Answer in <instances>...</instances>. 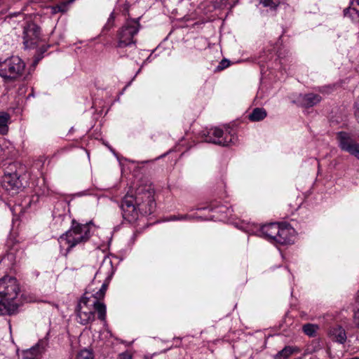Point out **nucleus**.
Instances as JSON below:
<instances>
[{
  "label": "nucleus",
  "mask_w": 359,
  "mask_h": 359,
  "mask_svg": "<svg viewBox=\"0 0 359 359\" xmlns=\"http://www.w3.org/2000/svg\"><path fill=\"white\" fill-rule=\"evenodd\" d=\"M112 275L111 261L105 257L95 279L78 302L76 312L80 324L86 325L92 323L95 320V311L97 313L98 319L106 323V306L100 300L104 298Z\"/></svg>",
  "instance_id": "obj_1"
},
{
  "label": "nucleus",
  "mask_w": 359,
  "mask_h": 359,
  "mask_svg": "<svg viewBox=\"0 0 359 359\" xmlns=\"http://www.w3.org/2000/svg\"><path fill=\"white\" fill-rule=\"evenodd\" d=\"M121 209L123 218L129 222H135L139 213L152 214L156 209L154 189L150 185L140 186L135 195L127 193L121 201Z\"/></svg>",
  "instance_id": "obj_2"
},
{
  "label": "nucleus",
  "mask_w": 359,
  "mask_h": 359,
  "mask_svg": "<svg viewBox=\"0 0 359 359\" xmlns=\"http://www.w3.org/2000/svg\"><path fill=\"white\" fill-rule=\"evenodd\" d=\"M92 228V222L81 224L74 222L72 228L60 236V246L69 250L77 244L87 241L91 236Z\"/></svg>",
  "instance_id": "obj_3"
},
{
  "label": "nucleus",
  "mask_w": 359,
  "mask_h": 359,
  "mask_svg": "<svg viewBox=\"0 0 359 359\" xmlns=\"http://www.w3.org/2000/svg\"><path fill=\"white\" fill-rule=\"evenodd\" d=\"M20 291V283L15 277L4 276L0 278V299L7 304L10 309L18 310Z\"/></svg>",
  "instance_id": "obj_4"
},
{
  "label": "nucleus",
  "mask_w": 359,
  "mask_h": 359,
  "mask_svg": "<svg viewBox=\"0 0 359 359\" xmlns=\"http://www.w3.org/2000/svg\"><path fill=\"white\" fill-rule=\"evenodd\" d=\"M140 25L138 19L128 20L117 31L116 46L118 48L135 46V36L138 33Z\"/></svg>",
  "instance_id": "obj_5"
},
{
  "label": "nucleus",
  "mask_w": 359,
  "mask_h": 359,
  "mask_svg": "<svg viewBox=\"0 0 359 359\" xmlns=\"http://www.w3.org/2000/svg\"><path fill=\"white\" fill-rule=\"evenodd\" d=\"M201 136L206 142L223 147L229 146L236 141V137L229 127L226 128L224 130L217 127L205 129L202 131Z\"/></svg>",
  "instance_id": "obj_6"
},
{
  "label": "nucleus",
  "mask_w": 359,
  "mask_h": 359,
  "mask_svg": "<svg viewBox=\"0 0 359 359\" xmlns=\"http://www.w3.org/2000/svg\"><path fill=\"white\" fill-rule=\"evenodd\" d=\"M278 226L279 224L278 223L259 226L255 223L243 222L241 228L249 234L257 235L271 243H276V236L279 232Z\"/></svg>",
  "instance_id": "obj_7"
},
{
  "label": "nucleus",
  "mask_w": 359,
  "mask_h": 359,
  "mask_svg": "<svg viewBox=\"0 0 359 359\" xmlns=\"http://www.w3.org/2000/svg\"><path fill=\"white\" fill-rule=\"evenodd\" d=\"M25 63L17 56H12L0 62V76L4 81H13L22 75Z\"/></svg>",
  "instance_id": "obj_8"
},
{
  "label": "nucleus",
  "mask_w": 359,
  "mask_h": 359,
  "mask_svg": "<svg viewBox=\"0 0 359 359\" xmlns=\"http://www.w3.org/2000/svg\"><path fill=\"white\" fill-rule=\"evenodd\" d=\"M14 168L15 165H11L0 180V185L2 189L11 195L16 194L22 185L19 175L14 170Z\"/></svg>",
  "instance_id": "obj_9"
},
{
  "label": "nucleus",
  "mask_w": 359,
  "mask_h": 359,
  "mask_svg": "<svg viewBox=\"0 0 359 359\" xmlns=\"http://www.w3.org/2000/svg\"><path fill=\"white\" fill-rule=\"evenodd\" d=\"M23 40L26 48H34L41 40L40 27L34 22H27L23 29Z\"/></svg>",
  "instance_id": "obj_10"
},
{
  "label": "nucleus",
  "mask_w": 359,
  "mask_h": 359,
  "mask_svg": "<svg viewBox=\"0 0 359 359\" xmlns=\"http://www.w3.org/2000/svg\"><path fill=\"white\" fill-rule=\"evenodd\" d=\"M278 231L279 232L276 236V243L280 245H287L294 242L295 230L290 224H279Z\"/></svg>",
  "instance_id": "obj_11"
},
{
  "label": "nucleus",
  "mask_w": 359,
  "mask_h": 359,
  "mask_svg": "<svg viewBox=\"0 0 359 359\" xmlns=\"http://www.w3.org/2000/svg\"><path fill=\"white\" fill-rule=\"evenodd\" d=\"M321 100V96L318 94L313 93L306 94L301 93L297 95L293 102L302 107L309 108L318 104Z\"/></svg>",
  "instance_id": "obj_12"
},
{
  "label": "nucleus",
  "mask_w": 359,
  "mask_h": 359,
  "mask_svg": "<svg viewBox=\"0 0 359 359\" xmlns=\"http://www.w3.org/2000/svg\"><path fill=\"white\" fill-rule=\"evenodd\" d=\"M327 334L330 339L340 344H344L347 339L345 330L340 325H334L329 328Z\"/></svg>",
  "instance_id": "obj_13"
},
{
  "label": "nucleus",
  "mask_w": 359,
  "mask_h": 359,
  "mask_svg": "<svg viewBox=\"0 0 359 359\" xmlns=\"http://www.w3.org/2000/svg\"><path fill=\"white\" fill-rule=\"evenodd\" d=\"M337 140L339 142V147L341 150L349 152L351 149L358 143L355 142L346 132H339L337 133Z\"/></svg>",
  "instance_id": "obj_14"
},
{
  "label": "nucleus",
  "mask_w": 359,
  "mask_h": 359,
  "mask_svg": "<svg viewBox=\"0 0 359 359\" xmlns=\"http://www.w3.org/2000/svg\"><path fill=\"white\" fill-rule=\"evenodd\" d=\"M210 209L211 210H215L218 213H220L221 219H226L230 218L232 216V212L233 211L231 208H228L225 205L215 206L213 204L210 206Z\"/></svg>",
  "instance_id": "obj_15"
},
{
  "label": "nucleus",
  "mask_w": 359,
  "mask_h": 359,
  "mask_svg": "<svg viewBox=\"0 0 359 359\" xmlns=\"http://www.w3.org/2000/svg\"><path fill=\"white\" fill-rule=\"evenodd\" d=\"M194 219H203V218L200 216H196L194 215L189 214H184V215H170L168 217L165 221L171 222V221H192Z\"/></svg>",
  "instance_id": "obj_16"
},
{
  "label": "nucleus",
  "mask_w": 359,
  "mask_h": 359,
  "mask_svg": "<svg viewBox=\"0 0 359 359\" xmlns=\"http://www.w3.org/2000/svg\"><path fill=\"white\" fill-rule=\"evenodd\" d=\"M267 115L264 108H255L249 115V119L252 121H260L263 120Z\"/></svg>",
  "instance_id": "obj_17"
},
{
  "label": "nucleus",
  "mask_w": 359,
  "mask_h": 359,
  "mask_svg": "<svg viewBox=\"0 0 359 359\" xmlns=\"http://www.w3.org/2000/svg\"><path fill=\"white\" fill-rule=\"evenodd\" d=\"M298 349L295 347L287 346L275 355V359H287Z\"/></svg>",
  "instance_id": "obj_18"
},
{
  "label": "nucleus",
  "mask_w": 359,
  "mask_h": 359,
  "mask_svg": "<svg viewBox=\"0 0 359 359\" xmlns=\"http://www.w3.org/2000/svg\"><path fill=\"white\" fill-rule=\"evenodd\" d=\"M10 120V116L6 112H0V133L6 134L8 132V123Z\"/></svg>",
  "instance_id": "obj_19"
},
{
  "label": "nucleus",
  "mask_w": 359,
  "mask_h": 359,
  "mask_svg": "<svg viewBox=\"0 0 359 359\" xmlns=\"http://www.w3.org/2000/svg\"><path fill=\"white\" fill-rule=\"evenodd\" d=\"M344 14L345 17L351 18L352 21L359 22V10L348 7L344 11Z\"/></svg>",
  "instance_id": "obj_20"
},
{
  "label": "nucleus",
  "mask_w": 359,
  "mask_h": 359,
  "mask_svg": "<svg viewBox=\"0 0 359 359\" xmlns=\"http://www.w3.org/2000/svg\"><path fill=\"white\" fill-rule=\"evenodd\" d=\"M302 330L309 337H314L318 330V326L317 325L307 323L303 325Z\"/></svg>",
  "instance_id": "obj_21"
},
{
  "label": "nucleus",
  "mask_w": 359,
  "mask_h": 359,
  "mask_svg": "<svg viewBox=\"0 0 359 359\" xmlns=\"http://www.w3.org/2000/svg\"><path fill=\"white\" fill-rule=\"evenodd\" d=\"M7 306V304H5V302H3V301L0 299V316L4 314L11 315L16 311L15 309H10Z\"/></svg>",
  "instance_id": "obj_22"
},
{
  "label": "nucleus",
  "mask_w": 359,
  "mask_h": 359,
  "mask_svg": "<svg viewBox=\"0 0 359 359\" xmlns=\"http://www.w3.org/2000/svg\"><path fill=\"white\" fill-rule=\"evenodd\" d=\"M76 359H94V356L90 351L83 349L78 353Z\"/></svg>",
  "instance_id": "obj_23"
},
{
  "label": "nucleus",
  "mask_w": 359,
  "mask_h": 359,
  "mask_svg": "<svg viewBox=\"0 0 359 359\" xmlns=\"http://www.w3.org/2000/svg\"><path fill=\"white\" fill-rule=\"evenodd\" d=\"M260 2L264 7H269L271 9H274L280 4V0H261Z\"/></svg>",
  "instance_id": "obj_24"
},
{
  "label": "nucleus",
  "mask_w": 359,
  "mask_h": 359,
  "mask_svg": "<svg viewBox=\"0 0 359 359\" xmlns=\"http://www.w3.org/2000/svg\"><path fill=\"white\" fill-rule=\"evenodd\" d=\"M114 22V13H111L107 20V23L103 27L104 30H109L113 26Z\"/></svg>",
  "instance_id": "obj_25"
},
{
  "label": "nucleus",
  "mask_w": 359,
  "mask_h": 359,
  "mask_svg": "<svg viewBox=\"0 0 359 359\" xmlns=\"http://www.w3.org/2000/svg\"><path fill=\"white\" fill-rule=\"evenodd\" d=\"M348 153L359 160V144H355Z\"/></svg>",
  "instance_id": "obj_26"
},
{
  "label": "nucleus",
  "mask_w": 359,
  "mask_h": 359,
  "mask_svg": "<svg viewBox=\"0 0 359 359\" xmlns=\"http://www.w3.org/2000/svg\"><path fill=\"white\" fill-rule=\"evenodd\" d=\"M230 65V61L226 59H223L217 66V69L218 70H222Z\"/></svg>",
  "instance_id": "obj_27"
},
{
  "label": "nucleus",
  "mask_w": 359,
  "mask_h": 359,
  "mask_svg": "<svg viewBox=\"0 0 359 359\" xmlns=\"http://www.w3.org/2000/svg\"><path fill=\"white\" fill-rule=\"evenodd\" d=\"M118 359H132V355L128 351L123 352L118 355Z\"/></svg>",
  "instance_id": "obj_28"
},
{
  "label": "nucleus",
  "mask_w": 359,
  "mask_h": 359,
  "mask_svg": "<svg viewBox=\"0 0 359 359\" xmlns=\"http://www.w3.org/2000/svg\"><path fill=\"white\" fill-rule=\"evenodd\" d=\"M354 323L356 327L359 328V309L355 312Z\"/></svg>",
  "instance_id": "obj_29"
},
{
  "label": "nucleus",
  "mask_w": 359,
  "mask_h": 359,
  "mask_svg": "<svg viewBox=\"0 0 359 359\" xmlns=\"http://www.w3.org/2000/svg\"><path fill=\"white\" fill-rule=\"evenodd\" d=\"M88 194V191H80L76 194L77 196H83Z\"/></svg>",
  "instance_id": "obj_30"
},
{
  "label": "nucleus",
  "mask_w": 359,
  "mask_h": 359,
  "mask_svg": "<svg viewBox=\"0 0 359 359\" xmlns=\"http://www.w3.org/2000/svg\"><path fill=\"white\" fill-rule=\"evenodd\" d=\"M13 255L11 252H9L7 254L6 257H4L3 260H5L6 258L8 259H11L13 258Z\"/></svg>",
  "instance_id": "obj_31"
},
{
  "label": "nucleus",
  "mask_w": 359,
  "mask_h": 359,
  "mask_svg": "<svg viewBox=\"0 0 359 359\" xmlns=\"http://www.w3.org/2000/svg\"><path fill=\"white\" fill-rule=\"evenodd\" d=\"M41 57H36L35 59H34V61L33 62V66H36L37 65V63L39 62V61L41 60Z\"/></svg>",
  "instance_id": "obj_32"
},
{
  "label": "nucleus",
  "mask_w": 359,
  "mask_h": 359,
  "mask_svg": "<svg viewBox=\"0 0 359 359\" xmlns=\"http://www.w3.org/2000/svg\"><path fill=\"white\" fill-rule=\"evenodd\" d=\"M204 209H205V208H196V210H204Z\"/></svg>",
  "instance_id": "obj_33"
},
{
  "label": "nucleus",
  "mask_w": 359,
  "mask_h": 359,
  "mask_svg": "<svg viewBox=\"0 0 359 359\" xmlns=\"http://www.w3.org/2000/svg\"><path fill=\"white\" fill-rule=\"evenodd\" d=\"M74 0H71L70 2H73Z\"/></svg>",
  "instance_id": "obj_34"
}]
</instances>
